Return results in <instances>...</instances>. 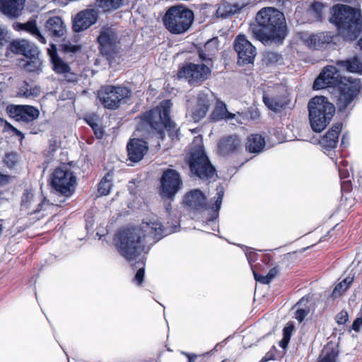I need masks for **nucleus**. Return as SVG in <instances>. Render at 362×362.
I'll return each instance as SVG.
<instances>
[{
    "label": "nucleus",
    "mask_w": 362,
    "mask_h": 362,
    "mask_svg": "<svg viewBox=\"0 0 362 362\" xmlns=\"http://www.w3.org/2000/svg\"><path fill=\"white\" fill-rule=\"evenodd\" d=\"M337 69L333 65L323 68L313 83L314 90L331 88L336 91V105L339 112H345L353 107V103L360 93L361 86L358 78L342 77L340 70L350 73H362V62L357 57L337 60Z\"/></svg>",
    "instance_id": "nucleus-1"
},
{
    "label": "nucleus",
    "mask_w": 362,
    "mask_h": 362,
    "mask_svg": "<svg viewBox=\"0 0 362 362\" xmlns=\"http://www.w3.org/2000/svg\"><path fill=\"white\" fill-rule=\"evenodd\" d=\"M179 228L177 221L169 226H163L157 221L143 222L141 227H131L118 231L115 236V245L119 253L128 261L135 259L141 252L150 250L146 246V239L152 238L156 243L163 237L175 233Z\"/></svg>",
    "instance_id": "nucleus-2"
},
{
    "label": "nucleus",
    "mask_w": 362,
    "mask_h": 362,
    "mask_svg": "<svg viewBox=\"0 0 362 362\" xmlns=\"http://www.w3.org/2000/svg\"><path fill=\"white\" fill-rule=\"evenodd\" d=\"M248 30L253 38L264 45L282 43L288 33L284 13L274 7H264L257 13Z\"/></svg>",
    "instance_id": "nucleus-3"
},
{
    "label": "nucleus",
    "mask_w": 362,
    "mask_h": 362,
    "mask_svg": "<svg viewBox=\"0 0 362 362\" xmlns=\"http://www.w3.org/2000/svg\"><path fill=\"white\" fill-rule=\"evenodd\" d=\"M329 22L346 41H354L362 33V15L359 8L346 4H336L332 8Z\"/></svg>",
    "instance_id": "nucleus-4"
},
{
    "label": "nucleus",
    "mask_w": 362,
    "mask_h": 362,
    "mask_svg": "<svg viewBox=\"0 0 362 362\" xmlns=\"http://www.w3.org/2000/svg\"><path fill=\"white\" fill-rule=\"evenodd\" d=\"M216 190V195L208 203H206V198L204 194L198 189H192L187 192L185 195L183 200L185 206L190 210L200 211L210 209L211 211L209 218L206 219L205 227L211 226L213 231H216L218 228V224L216 221L218 217V213L221 207L224 195V187L223 185H218Z\"/></svg>",
    "instance_id": "nucleus-5"
},
{
    "label": "nucleus",
    "mask_w": 362,
    "mask_h": 362,
    "mask_svg": "<svg viewBox=\"0 0 362 362\" xmlns=\"http://www.w3.org/2000/svg\"><path fill=\"white\" fill-rule=\"evenodd\" d=\"M171 105L170 100H163L159 105L146 112L141 116V119L154 130L161 140L165 137V129L172 141L180 139V129L170 118Z\"/></svg>",
    "instance_id": "nucleus-6"
},
{
    "label": "nucleus",
    "mask_w": 362,
    "mask_h": 362,
    "mask_svg": "<svg viewBox=\"0 0 362 362\" xmlns=\"http://www.w3.org/2000/svg\"><path fill=\"white\" fill-rule=\"evenodd\" d=\"M194 21L193 11L182 4L170 6L163 17L165 28L174 35H180L187 32L192 27Z\"/></svg>",
    "instance_id": "nucleus-7"
},
{
    "label": "nucleus",
    "mask_w": 362,
    "mask_h": 362,
    "mask_svg": "<svg viewBox=\"0 0 362 362\" xmlns=\"http://www.w3.org/2000/svg\"><path fill=\"white\" fill-rule=\"evenodd\" d=\"M310 127L315 132H322L335 113V107L325 96H315L308 104Z\"/></svg>",
    "instance_id": "nucleus-8"
},
{
    "label": "nucleus",
    "mask_w": 362,
    "mask_h": 362,
    "mask_svg": "<svg viewBox=\"0 0 362 362\" xmlns=\"http://www.w3.org/2000/svg\"><path fill=\"white\" fill-rule=\"evenodd\" d=\"M186 162L192 177L202 180H209L216 175V168L211 164L202 145L190 148L186 156Z\"/></svg>",
    "instance_id": "nucleus-9"
},
{
    "label": "nucleus",
    "mask_w": 362,
    "mask_h": 362,
    "mask_svg": "<svg viewBox=\"0 0 362 362\" xmlns=\"http://www.w3.org/2000/svg\"><path fill=\"white\" fill-rule=\"evenodd\" d=\"M131 90L121 86H105L98 92V98L101 104L107 109L115 110L121 102L130 97Z\"/></svg>",
    "instance_id": "nucleus-10"
},
{
    "label": "nucleus",
    "mask_w": 362,
    "mask_h": 362,
    "mask_svg": "<svg viewBox=\"0 0 362 362\" xmlns=\"http://www.w3.org/2000/svg\"><path fill=\"white\" fill-rule=\"evenodd\" d=\"M76 178L74 173L67 167H59L52 175L51 185L57 192L66 197L75 191Z\"/></svg>",
    "instance_id": "nucleus-11"
},
{
    "label": "nucleus",
    "mask_w": 362,
    "mask_h": 362,
    "mask_svg": "<svg viewBox=\"0 0 362 362\" xmlns=\"http://www.w3.org/2000/svg\"><path fill=\"white\" fill-rule=\"evenodd\" d=\"M211 74V69L206 64L187 63L177 72L178 78H185L189 84H198L206 80Z\"/></svg>",
    "instance_id": "nucleus-12"
},
{
    "label": "nucleus",
    "mask_w": 362,
    "mask_h": 362,
    "mask_svg": "<svg viewBox=\"0 0 362 362\" xmlns=\"http://www.w3.org/2000/svg\"><path fill=\"white\" fill-rule=\"evenodd\" d=\"M100 53L107 58L112 57L117 52L119 40L115 28L104 26L97 38Z\"/></svg>",
    "instance_id": "nucleus-13"
},
{
    "label": "nucleus",
    "mask_w": 362,
    "mask_h": 362,
    "mask_svg": "<svg viewBox=\"0 0 362 362\" xmlns=\"http://www.w3.org/2000/svg\"><path fill=\"white\" fill-rule=\"evenodd\" d=\"M182 186L180 173L174 169L163 171L160 178V192L162 197L172 199Z\"/></svg>",
    "instance_id": "nucleus-14"
},
{
    "label": "nucleus",
    "mask_w": 362,
    "mask_h": 362,
    "mask_svg": "<svg viewBox=\"0 0 362 362\" xmlns=\"http://www.w3.org/2000/svg\"><path fill=\"white\" fill-rule=\"evenodd\" d=\"M233 47L238 54V64L245 66L253 64L257 55V48L245 35H238L233 41Z\"/></svg>",
    "instance_id": "nucleus-15"
},
{
    "label": "nucleus",
    "mask_w": 362,
    "mask_h": 362,
    "mask_svg": "<svg viewBox=\"0 0 362 362\" xmlns=\"http://www.w3.org/2000/svg\"><path fill=\"white\" fill-rule=\"evenodd\" d=\"M6 111L11 118L26 124L33 122L40 116L39 110L28 105L10 104L6 106Z\"/></svg>",
    "instance_id": "nucleus-16"
},
{
    "label": "nucleus",
    "mask_w": 362,
    "mask_h": 362,
    "mask_svg": "<svg viewBox=\"0 0 362 362\" xmlns=\"http://www.w3.org/2000/svg\"><path fill=\"white\" fill-rule=\"evenodd\" d=\"M242 141L239 136L231 134L221 137L217 146V151L219 155L222 156H229L237 154L241 150Z\"/></svg>",
    "instance_id": "nucleus-17"
},
{
    "label": "nucleus",
    "mask_w": 362,
    "mask_h": 362,
    "mask_svg": "<svg viewBox=\"0 0 362 362\" xmlns=\"http://www.w3.org/2000/svg\"><path fill=\"white\" fill-rule=\"evenodd\" d=\"M98 15L93 8L86 9L77 13L73 19L72 29L75 33L82 32L95 23Z\"/></svg>",
    "instance_id": "nucleus-18"
},
{
    "label": "nucleus",
    "mask_w": 362,
    "mask_h": 362,
    "mask_svg": "<svg viewBox=\"0 0 362 362\" xmlns=\"http://www.w3.org/2000/svg\"><path fill=\"white\" fill-rule=\"evenodd\" d=\"M148 146L146 141L141 139H132L127 145L128 158L133 163L139 162L147 153Z\"/></svg>",
    "instance_id": "nucleus-19"
},
{
    "label": "nucleus",
    "mask_w": 362,
    "mask_h": 362,
    "mask_svg": "<svg viewBox=\"0 0 362 362\" xmlns=\"http://www.w3.org/2000/svg\"><path fill=\"white\" fill-rule=\"evenodd\" d=\"M342 129V124L337 122L334 124L320 140V144L326 151H330L334 149L338 144L339 135Z\"/></svg>",
    "instance_id": "nucleus-20"
},
{
    "label": "nucleus",
    "mask_w": 362,
    "mask_h": 362,
    "mask_svg": "<svg viewBox=\"0 0 362 362\" xmlns=\"http://www.w3.org/2000/svg\"><path fill=\"white\" fill-rule=\"evenodd\" d=\"M25 0H0L1 12L11 18H16L21 14Z\"/></svg>",
    "instance_id": "nucleus-21"
},
{
    "label": "nucleus",
    "mask_w": 362,
    "mask_h": 362,
    "mask_svg": "<svg viewBox=\"0 0 362 362\" xmlns=\"http://www.w3.org/2000/svg\"><path fill=\"white\" fill-rule=\"evenodd\" d=\"M45 27L47 35L52 37H62L66 32V25L62 18L59 16L49 18Z\"/></svg>",
    "instance_id": "nucleus-22"
},
{
    "label": "nucleus",
    "mask_w": 362,
    "mask_h": 362,
    "mask_svg": "<svg viewBox=\"0 0 362 362\" xmlns=\"http://www.w3.org/2000/svg\"><path fill=\"white\" fill-rule=\"evenodd\" d=\"M265 146L264 137L261 134H252L247 136L245 148L248 152L258 154L264 151Z\"/></svg>",
    "instance_id": "nucleus-23"
},
{
    "label": "nucleus",
    "mask_w": 362,
    "mask_h": 362,
    "mask_svg": "<svg viewBox=\"0 0 362 362\" xmlns=\"http://www.w3.org/2000/svg\"><path fill=\"white\" fill-rule=\"evenodd\" d=\"M332 41V37L327 33L312 34L306 40L308 46L314 49H320Z\"/></svg>",
    "instance_id": "nucleus-24"
},
{
    "label": "nucleus",
    "mask_w": 362,
    "mask_h": 362,
    "mask_svg": "<svg viewBox=\"0 0 362 362\" xmlns=\"http://www.w3.org/2000/svg\"><path fill=\"white\" fill-rule=\"evenodd\" d=\"M235 117L234 113L228 111L226 105L221 100H217L214 110H213L210 119L213 122H219L223 119L231 120Z\"/></svg>",
    "instance_id": "nucleus-25"
},
{
    "label": "nucleus",
    "mask_w": 362,
    "mask_h": 362,
    "mask_svg": "<svg viewBox=\"0 0 362 362\" xmlns=\"http://www.w3.org/2000/svg\"><path fill=\"white\" fill-rule=\"evenodd\" d=\"M264 105L271 110L274 112H279L284 108L288 102L284 97H270L268 95H264L262 98Z\"/></svg>",
    "instance_id": "nucleus-26"
},
{
    "label": "nucleus",
    "mask_w": 362,
    "mask_h": 362,
    "mask_svg": "<svg viewBox=\"0 0 362 362\" xmlns=\"http://www.w3.org/2000/svg\"><path fill=\"white\" fill-rule=\"evenodd\" d=\"M16 27L18 30L30 33L41 43L46 44V40L37 26L35 20H30L25 23H17Z\"/></svg>",
    "instance_id": "nucleus-27"
},
{
    "label": "nucleus",
    "mask_w": 362,
    "mask_h": 362,
    "mask_svg": "<svg viewBox=\"0 0 362 362\" xmlns=\"http://www.w3.org/2000/svg\"><path fill=\"white\" fill-rule=\"evenodd\" d=\"M49 56L53 65V70L55 73L58 74H65L71 71L69 65L58 56L56 49L50 52Z\"/></svg>",
    "instance_id": "nucleus-28"
},
{
    "label": "nucleus",
    "mask_w": 362,
    "mask_h": 362,
    "mask_svg": "<svg viewBox=\"0 0 362 362\" xmlns=\"http://www.w3.org/2000/svg\"><path fill=\"white\" fill-rule=\"evenodd\" d=\"M209 107V103L205 96L199 95L197 105L194 111L192 112L193 119L195 122H198L203 119L208 112Z\"/></svg>",
    "instance_id": "nucleus-29"
},
{
    "label": "nucleus",
    "mask_w": 362,
    "mask_h": 362,
    "mask_svg": "<svg viewBox=\"0 0 362 362\" xmlns=\"http://www.w3.org/2000/svg\"><path fill=\"white\" fill-rule=\"evenodd\" d=\"M245 6L235 4H222L220 6L217 11L216 14L218 17L226 18L232 15L238 13Z\"/></svg>",
    "instance_id": "nucleus-30"
},
{
    "label": "nucleus",
    "mask_w": 362,
    "mask_h": 362,
    "mask_svg": "<svg viewBox=\"0 0 362 362\" xmlns=\"http://www.w3.org/2000/svg\"><path fill=\"white\" fill-rule=\"evenodd\" d=\"M124 0H97L98 8L104 12H111L121 8L124 5Z\"/></svg>",
    "instance_id": "nucleus-31"
},
{
    "label": "nucleus",
    "mask_w": 362,
    "mask_h": 362,
    "mask_svg": "<svg viewBox=\"0 0 362 362\" xmlns=\"http://www.w3.org/2000/svg\"><path fill=\"white\" fill-rule=\"evenodd\" d=\"M279 272L278 267H275L272 268L267 275L263 276L261 274H257L255 271L253 270V275L255 279L262 284H269L272 279L277 275Z\"/></svg>",
    "instance_id": "nucleus-32"
},
{
    "label": "nucleus",
    "mask_w": 362,
    "mask_h": 362,
    "mask_svg": "<svg viewBox=\"0 0 362 362\" xmlns=\"http://www.w3.org/2000/svg\"><path fill=\"white\" fill-rule=\"evenodd\" d=\"M112 187V177L108 173L99 182L98 192L102 196L107 195Z\"/></svg>",
    "instance_id": "nucleus-33"
},
{
    "label": "nucleus",
    "mask_w": 362,
    "mask_h": 362,
    "mask_svg": "<svg viewBox=\"0 0 362 362\" xmlns=\"http://www.w3.org/2000/svg\"><path fill=\"white\" fill-rule=\"evenodd\" d=\"M354 281V276H347L342 281L339 283L332 291V296L337 298L343 292L346 291Z\"/></svg>",
    "instance_id": "nucleus-34"
},
{
    "label": "nucleus",
    "mask_w": 362,
    "mask_h": 362,
    "mask_svg": "<svg viewBox=\"0 0 362 362\" xmlns=\"http://www.w3.org/2000/svg\"><path fill=\"white\" fill-rule=\"evenodd\" d=\"M324 4L320 1H315L310 6L309 11L316 21H321L323 17Z\"/></svg>",
    "instance_id": "nucleus-35"
},
{
    "label": "nucleus",
    "mask_w": 362,
    "mask_h": 362,
    "mask_svg": "<svg viewBox=\"0 0 362 362\" xmlns=\"http://www.w3.org/2000/svg\"><path fill=\"white\" fill-rule=\"evenodd\" d=\"M86 121L93 129L95 136L98 139L102 138L104 134V131L97 123L96 119L93 117H88L86 118Z\"/></svg>",
    "instance_id": "nucleus-36"
},
{
    "label": "nucleus",
    "mask_w": 362,
    "mask_h": 362,
    "mask_svg": "<svg viewBox=\"0 0 362 362\" xmlns=\"http://www.w3.org/2000/svg\"><path fill=\"white\" fill-rule=\"evenodd\" d=\"M338 351L332 349L325 351L320 358L318 362H337Z\"/></svg>",
    "instance_id": "nucleus-37"
},
{
    "label": "nucleus",
    "mask_w": 362,
    "mask_h": 362,
    "mask_svg": "<svg viewBox=\"0 0 362 362\" xmlns=\"http://www.w3.org/2000/svg\"><path fill=\"white\" fill-rule=\"evenodd\" d=\"M42 62L39 58L31 59L26 62L24 68L27 71L36 72L40 69Z\"/></svg>",
    "instance_id": "nucleus-38"
},
{
    "label": "nucleus",
    "mask_w": 362,
    "mask_h": 362,
    "mask_svg": "<svg viewBox=\"0 0 362 362\" xmlns=\"http://www.w3.org/2000/svg\"><path fill=\"white\" fill-rule=\"evenodd\" d=\"M28 43L29 42L25 40L13 41L11 42V50L13 52L23 55V53L26 52V48H28Z\"/></svg>",
    "instance_id": "nucleus-39"
},
{
    "label": "nucleus",
    "mask_w": 362,
    "mask_h": 362,
    "mask_svg": "<svg viewBox=\"0 0 362 362\" xmlns=\"http://www.w3.org/2000/svg\"><path fill=\"white\" fill-rule=\"evenodd\" d=\"M19 94L26 98L30 97H37L40 95V89L37 86L30 88H28L27 87L21 88L20 89Z\"/></svg>",
    "instance_id": "nucleus-40"
},
{
    "label": "nucleus",
    "mask_w": 362,
    "mask_h": 362,
    "mask_svg": "<svg viewBox=\"0 0 362 362\" xmlns=\"http://www.w3.org/2000/svg\"><path fill=\"white\" fill-rule=\"evenodd\" d=\"M40 51L38 48L30 43L28 44V48H26V52L23 53V56H25L28 59L39 58Z\"/></svg>",
    "instance_id": "nucleus-41"
},
{
    "label": "nucleus",
    "mask_w": 362,
    "mask_h": 362,
    "mask_svg": "<svg viewBox=\"0 0 362 362\" xmlns=\"http://www.w3.org/2000/svg\"><path fill=\"white\" fill-rule=\"evenodd\" d=\"M4 162L7 167L13 168L18 163V154L13 152L6 153Z\"/></svg>",
    "instance_id": "nucleus-42"
},
{
    "label": "nucleus",
    "mask_w": 362,
    "mask_h": 362,
    "mask_svg": "<svg viewBox=\"0 0 362 362\" xmlns=\"http://www.w3.org/2000/svg\"><path fill=\"white\" fill-rule=\"evenodd\" d=\"M204 49H205L206 52H209L213 54H216V52L218 50V41L216 38H212L209 40H208L204 46Z\"/></svg>",
    "instance_id": "nucleus-43"
},
{
    "label": "nucleus",
    "mask_w": 362,
    "mask_h": 362,
    "mask_svg": "<svg viewBox=\"0 0 362 362\" xmlns=\"http://www.w3.org/2000/svg\"><path fill=\"white\" fill-rule=\"evenodd\" d=\"M62 49L64 52L76 53L81 50V46L79 45L72 44L69 41H67L62 45Z\"/></svg>",
    "instance_id": "nucleus-44"
},
{
    "label": "nucleus",
    "mask_w": 362,
    "mask_h": 362,
    "mask_svg": "<svg viewBox=\"0 0 362 362\" xmlns=\"http://www.w3.org/2000/svg\"><path fill=\"white\" fill-rule=\"evenodd\" d=\"M199 58L202 61L205 62H209L212 61V58L214 56V54L206 52L204 49H201L199 50Z\"/></svg>",
    "instance_id": "nucleus-45"
},
{
    "label": "nucleus",
    "mask_w": 362,
    "mask_h": 362,
    "mask_svg": "<svg viewBox=\"0 0 362 362\" xmlns=\"http://www.w3.org/2000/svg\"><path fill=\"white\" fill-rule=\"evenodd\" d=\"M144 276H145V269L144 267H141L139 268L135 276H134V281L139 285H141V284L143 283L144 281Z\"/></svg>",
    "instance_id": "nucleus-46"
},
{
    "label": "nucleus",
    "mask_w": 362,
    "mask_h": 362,
    "mask_svg": "<svg viewBox=\"0 0 362 362\" xmlns=\"http://www.w3.org/2000/svg\"><path fill=\"white\" fill-rule=\"evenodd\" d=\"M5 127L10 130L11 132H13L16 136H18L21 139H23L24 138V134L17 128L11 124L9 122H5Z\"/></svg>",
    "instance_id": "nucleus-47"
},
{
    "label": "nucleus",
    "mask_w": 362,
    "mask_h": 362,
    "mask_svg": "<svg viewBox=\"0 0 362 362\" xmlns=\"http://www.w3.org/2000/svg\"><path fill=\"white\" fill-rule=\"evenodd\" d=\"M308 314L306 309H298L295 313V318L299 322H303Z\"/></svg>",
    "instance_id": "nucleus-48"
},
{
    "label": "nucleus",
    "mask_w": 362,
    "mask_h": 362,
    "mask_svg": "<svg viewBox=\"0 0 362 362\" xmlns=\"http://www.w3.org/2000/svg\"><path fill=\"white\" fill-rule=\"evenodd\" d=\"M349 319V315L346 311H341L336 317L337 322L339 325H344Z\"/></svg>",
    "instance_id": "nucleus-49"
},
{
    "label": "nucleus",
    "mask_w": 362,
    "mask_h": 362,
    "mask_svg": "<svg viewBox=\"0 0 362 362\" xmlns=\"http://www.w3.org/2000/svg\"><path fill=\"white\" fill-rule=\"evenodd\" d=\"M352 185L351 180H343L341 181V189L342 193L349 192L351 189Z\"/></svg>",
    "instance_id": "nucleus-50"
},
{
    "label": "nucleus",
    "mask_w": 362,
    "mask_h": 362,
    "mask_svg": "<svg viewBox=\"0 0 362 362\" xmlns=\"http://www.w3.org/2000/svg\"><path fill=\"white\" fill-rule=\"evenodd\" d=\"M293 329V326H286L283 329V335L284 338H285V341H289L291 337V332Z\"/></svg>",
    "instance_id": "nucleus-51"
},
{
    "label": "nucleus",
    "mask_w": 362,
    "mask_h": 362,
    "mask_svg": "<svg viewBox=\"0 0 362 362\" xmlns=\"http://www.w3.org/2000/svg\"><path fill=\"white\" fill-rule=\"evenodd\" d=\"M339 170V175L341 179V181L349 177V172L347 169H344L343 167L338 166Z\"/></svg>",
    "instance_id": "nucleus-52"
},
{
    "label": "nucleus",
    "mask_w": 362,
    "mask_h": 362,
    "mask_svg": "<svg viewBox=\"0 0 362 362\" xmlns=\"http://www.w3.org/2000/svg\"><path fill=\"white\" fill-rule=\"evenodd\" d=\"M361 326H362V320L357 317L356 319L353 322L351 327L354 331L359 332Z\"/></svg>",
    "instance_id": "nucleus-53"
},
{
    "label": "nucleus",
    "mask_w": 362,
    "mask_h": 362,
    "mask_svg": "<svg viewBox=\"0 0 362 362\" xmlns=\"http://www.w3.org/2000/svg\"><path fill=\"white\" fill-rule=\"evenodd\" d=\"M181 354L185 356L187 358L188 362H194L198 357V356L195 354H190L185 351H182Z\"/></svg>",
    "instance_id": "nucleus-54"
},
{
    "label": "nucleus",
    "mask_w": 362,
    "mask_h": 362,
    "mask_svg": "<svg viewBox=\"0 0 362 362\" xmlns=\"http://www.w3.org/2000/svg\"><path fill=\"white\" fill-rule=\"evenodd\" d=\"M47 203H48V200L44 199L43 202L41 204H39L38 208L35 211V212L40 211L41 210H42V206Z\"/></svg>",
    "instance_id": "nucleus-55"
},
{
    "label": "nucleus",
    "mask_w": 362,
    "mask_h": 362,
    "mask_svg": "<svg viewBox=\"0 0 362 362\" xmlns=\"http://www.w3.org/2000/svg\"><path fill=\"white\" fill-rule=\"evenodd\" d=\"M8 181V176L0 173V185Z\"/></svg>",
    "instance_id": "nucleus-56"
},
{
    "label": "nucleus",
    "mask_w": 362,
    "mask_h": 362,
    "mask_svg": "<svg viewBox=\"0 0 362 362\" xmlns=\"http://www.w3.org/2000/svg\"><path fill=\"white\" fill-rule=\"evenodd\" d=\"M288 341H285V338L283 337V339H281V341L279 342V346L281 347V348H286L288 344Z\"/></svg>",
    "instance_id": "nucleus-57"
},
{
    "label": "nucleus",
    "mask_w": 362,
    "mask_h": 362,
    "mask_svg": "<svg viewBox=\"0 0 362 362\" xmlns=\"http://www.w3.org/2000/svg\"><path fill=\"white\" fill-rule=\"evenodd\" d=\"M245 254L246 257L247 258L248 262H249L250 263H251V262H252V261H253V260L252 259L251 253H250H250H248V252H247V250L246 251H245Z\"/></svg>",
    "instance_id": "nucleus-58"
},
{
    "label": "nucleus",
    "mask_w": 362,
    "mask_h": 362,
    "mask_svg": "<svg viewBox=\"0 0 362 362\" xmlns=\"http://www.w3.org/2000/svg\"><path fill=\"white\" fill-rule=\"evenodd\" d=\"M341 145L344 146L346 145V137L345 134L343 135L341 139Z\"/></svg>",
    "instance_id": "nucleus-59"
},
{
    "label": "nucleus",
    "mask_w": 362,
    "mask_h": 362,
    "mask_svg": "<svg viewBox=\"0 0 362 362\" xmlns=\"http://www.w3.org/2000/svg\"><path fill=\"white\" fill-rule=\"evenodd\" d=\"M5 122L6 121L0 117V126L3 125L4 124H5Z\"/></svg>",
    "instance_id": "nucleus-60"
},
{
    "label": "nucleus",
    "mask_w": 362,
    "mask_h": 362,
    "mask_svg": "<svg viewBox=\"0 0 362 362\" xmlns=\"http://www.w3.org/2000/svg\"><path fill=\"white\" fill-rule=\"evenodd\" d=\"M270 54L272 57V58H276L277 57V54L276 53H271Z\"/></svg>",
    "instance_id": "nucleus-61"
},
{
    "label": "nucleus",
    "mask_w": 362,
    "mask_h": 362,
    "mask_svg": "<svg viewBox=\"0 0 362 362\" xmlns=\"http://www.w3.org/2000/svg\"><path fill=\"white\" fill-rule=\"evenodd\" d=\"M358 317H359L362 320V310H361L360 313L358 314Z\"/></svg>",
    "instance_id": "nucleus-62"
},
{
    "label": "nucleus",
    "mask_w": 362,
    "mask_h": 362,
    "mask_svg": "<svg viewBox=\"0 0 362 362\" xmlns=\"http://www.w3.org/2000/svg\"><path fill=\"white\" fill-rule=\"evenodd\" d=\"M170 208V204H169L168 206L166 207L167 211H168Z\"/></svg>",
    "instance_id": "nucleus-63"
},
{
    "label": "nucleus",
    "mask_w": 362,
    "mask_h": 362,
    "mask_svg": "<svg viewBox=\"0 0 362 362\" xmlns=\"http://www.w3.org/2000/svg\"><path fill=\"white\" fill-rule=\"evenodd\" d=\"M341 163H344V165H346L347 163H348V161H346V162H344L343 160L341 161Z\"/></svg>",
    "instance_id": "nucleus-64"
}]
</instances>
